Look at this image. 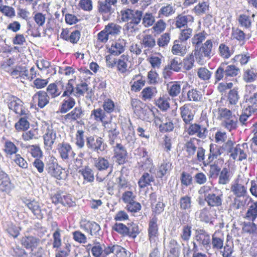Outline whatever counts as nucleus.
<instances>
[{
    "label": "nucleus",
    "instance_id": "obj_45",
    "mask_svg": "<svg viewBox=\"0 0 257 257\" xmlns=\"http://www.w3.org/2000/svg\"><path fill=\"white\" fill-rule=\"evenodd\" d=\"M198 140L195 138H191L189 141L186 142L185 147L186 152L189 157H192L195 155L197 148L195 145V141Z\"/></svg>",
    "mask_w": 257,
    "mask_h": 257
},
{
    "label": "nucleus",
    "instance_id": "obj_41",
    "mask_svg": "<svg viewBox=\"0 0 257 257\" xmlns=\"http://www.w3.org/2000/svg\"><path fill=\"white\" fill-rule=\"evenodd\" d=\"M224 66L226 77H235L240 73V69L234 65H227L226 63H222Z\"/></svg>",
    "mask_w": 257,
    "mask_h": 257
},
{
    "label": "nucleus",
    "instance_id": "obj_57",
    "mask_svg": "<svg viewBox=\"0 0 257 257\" xmlns=\"http://www.w3.org/2000/svg\"><path fill=\"white\" fill-rule=\"evenodd\" d=\"M142 24L146 28L152 26L155 22L154 16L152 13H146L144 16L142 15Z\"/></svg>",
    "mask_w": 257,
    "mask_h": 257
},
{
    "label": "nucleus",
    "instance_id": "obj_37",
    "mask_svg": "<svg viewBox=\"0 0 257 257\" xmlns=\"http://www.w3.org/2000/svg\"><path fill=\"white\" fill-rule=\"evenodd\" d=\"M33 99H38V106L43 108L49 103V97L46 92L40 91L34 95Z\"/></svg>",
    "mask_w": 257,
    "mask_h": 257
},
{
    "label": "nucleus",
    "instance_id": "obj_40",
    "mask_svg": "<svg viewBox=\"0 0 257 257\" xmlns=\"http://www.w3.org/2000/svg\"><path fill=\"white\" fill-rule=\"evenodd\" d=\"M245 205V201L240 197H235L229 204V209L231 211H236L243 210Z\"/></svg>",
    "mask_w": 257,
    "mask_h": 257
},
{
    "label": "nucleus",
    "instance_id": "obj_21",
    "mask_svg": "<svg viewBox=\"0 0 257 257\" xmlns=\"http://www.w3.org/2000/svg\"><path fill=\"white\" fill-rule=\"evenodd\" d=\"M209 148V153L207 155V158L205 162L206 164H210L214 159L220 156L222 152L221 147L215 144H210Z\"/></svg>",
    "mask_w": 257,
    "mask_h": 257
},
{
    "label": "nucleus",
    "instance_id": "obj_29",
    "mask_svg": "<svg viewBox=\"0 0 257 257\" xmlns=\"http://www.w3.org/2000/svg\"><path fill=\"white\" fill-rule=\"evenodd\" d=\"M156 40L154 36L151 34H147L143 36L141 43L142 47L146 50H150L156 46Z\"/></svg>",
    "mask_w": 257,
    "mask_h": 257
},
{
    "label": "nucleus",
    "instance_id": "obj_1",
    "mask_svg": "<svg viewBox=\"0 0 257 257\" xmlns=\"http://www.w3.org/2000/svg\"><path fill=\"white\" fill-rule=\"evenodd\" d=\"M93 160V165L99 171L96 175V181L99 188L103 189L106 187V181L112 172L113 166L108 159L103 157L95 158Z\"/></svg>",
    "mask_w": 257,
    "mask_h": 257
},
{
    "label": "nucleus",
    "instance_id": "obj_63",
    "mask_svg": "<svg viewBox=\"0 0 257 257\" xmlns=\"http://www.w3.org/2000/svg\"><path fill=\"white\" fill-rule=\"evenodd\" d=\"M207 34L204 32H199L194 35L191 39V42L193 45L196 46H200V44L206 39Z\"/></svg>",
    "mask_w": 257,
    "mask_h": 257
},
{
    "label": "nucleus",
    "instance_id": "obj_39",
    "mask_svg": "<svg viewBox=\"0 0 257 257\" xmlns=\"http://www.w3.org/2000/svg\"><path fill=\"white\" fill-rule=\"evenodd\" d=\"M23 115L24 116L21 117L18 122L15 124V127L18 131H25L29 127L30 123L28 119L29 118L30 114L28 111L27 114Z\"/></svg>",
    "mask_w": 257,
    "mask_h": 257
},
{
    "label": "nucleus",
    "instance_id": "obj_4",
    "mask_svg": "<svg viewBox=\"0 0 257 257\" xmlns=\"http://www.w3.org/2000/svg\"><path fill=\"white\" fill-rule=\"evenodd\" d=\"M8 106L9 109L20 115L27 114L28 112V109L24 107L23 102L17 97L13 95L9 97Z\"/></svg>",
    "mask_w": 257,
    "mask_h": 257
},
{
    "label": "nucleus",
    "instance_id": "obj_22",
    "mask_svg": "<svg viewBox=\"0 0 257 257\" xmlns=\"http://www.w3.org/2000/svg\"><path fill=\"white\" fill-rule=\"evenodd\" d=\"M115 157L118 163L124 164L126 161L127 152L125 148L121 144H117L114 149Z\"/></svg>",
    "mask_w": 257,
    "mask_h": 257
},
{
    "label": "nucleus",
    "instance_id": "obj_7",
    "mask_svg": "<svg viewBox=\"0 0 257 257\" xmlns=\"http://www.w3.org/2000/svg\"><path fill=\"white\" fill-rule=\"evenodd\" d=\"M25 205L38 219H42L45 212V209L42 208L39 202L35 200L26 199L24 201Z\"/></svg>",
    "mask_w": 257,
    "mask_h": 257
},
{
    "label": "nucleus",
    "instance_id": "obj_24",
    "mask_svg": "<svg viewBox=\"0 0 257 257\" xmlns=\"http://www.w3.org/2000/svg\"><path fill=\"white\" fill-rule=\"evenodd\" d=\"M213 47L212 42L211 40H207L201 46H195L194 49L197 50L198 51L202 53L206 58L210 59L211 58V54Z\"/></svg>",
    "mask_w": 257,
    "mask_h": 257
},
{
    "label": "nucleus",
    "instance_id": "obj_10",
    "mask_svg": "<svg viewBox=\"0 0 257 257\" xmlns=\"http://www.w3.org/2000/svg\"><path fill=\"white\" fill-rule=\"evenodd\" d=\"M164 247L165 250L168 251L167 257H179L181 246L176 239H170L166 245L164 240Z\"/></svg>",
    "mask_w": 257,
    "mask_h": 257
},
{
    "label": "nucleus",
    "instance_id": "obj_56",
    "mask_svg": "<svg viewBox=\"0 0 257 257\" xmlns=\"http://www.w3.org/2000/svg\"><path fill=\"white\" fill-rule=\"evenodd\" d=\"M219 55L224 59H228L233 54V51L224 44H220L218 48Z\"/></svg>",
    "mask_w": 257,
    "mask_h": 257
},
{
    "label": "nucleus",
    "instance_id": "obj_16",
    "mask_svg": "<svg viewBox=\"0 0 257 257\" xmlns=\"http://www.w3.org/2000/svg\"><path fill=\"white\" fill-rule=\"evenodd\" d=\"M155 173H152L149 171L144 172L138 182L139 188L144 189L151 185V183L155 181Z\"/></svg>",
    "mask_w": 257,
    "mask_h": 257
},
{
    "label": "nucleus",
    "instance_id": "obj_59",
    "mask_svg": "<svg viewBox=\"0 0 257 257\" xmlns=\"http://www.w3.org/2000/svg\"><path fill=\"white\" fill-rule=\"evenodd\" d=\"M182 62L180 58L175 57L171 60L170 63L167 65L171 70L179 72L182 66Z\"/></svg>",
    "mask_w": 257,
    "mask_h": 257
},
{
    "label": "nucleus",
    "instance_id": "obj_60",
    "mask_svg": "<svg viewBox=\"0 0 257 257\" xmlns=\"http://www.w3.org/2000/svg\"><path fill=\"white\" fill-rule=\"evenodd\" d=\"M85 227L89 231L91 235H96L100 230L99 225L93 221H88L85 224Z\"/></svg>",
    "mask_w": 257,
    "mask_h": 257
},
{
    "label": "nucleus",
    "instance_id": "obj_9",
    "mask_svg": "<svg viewBox=\"0 0 257 257\" xmlns=\"http://www.w3.org/2000/svg\"><path fill=\"white\" fill-rule=\"evenodd\" d=\"M195 237L199 244L202 245L205 248L206 252L209 254L208 251L211 248V241L209 234L203 229H197Z\"/></svg>",
    "mask_w": 257,
    "mask_h": 257
},
{
    "label": "nucleus",
    "instance_id": "obj_61",
    "mask_svg": "<svg viewBox=\"0 0 257 257\" xmlns=\"http://www.w3.org/2000/svg\"><path fill=\"white\" fill-rule=\"evenodd\" d=\"M238 89L234 88L231 89L228 94V99L231 104H236L239 99Z\"/></svg>",
    "mask_w": 257,
    "mask_h": 257
},
{
    "label": "nucleus",
    "instance_id": "obj_33",
    "mask_svg": "<svg viewBox=\"0 0 257 257\" xmlns=\"http://www.w3.org/2000/svg\"><path fill=\"white\" fill-rule=\"evenodd\" d=\"M107 114L105 110L101 108L94 109L91 111V116H93L94 118L96 121H101L103 125L107 123L108 121L106 120Z\"/></svg>",
    "mask_w": 257,
    "mask_h": 257
},
{
    "label": "nucleus",
    "instance_id": "obj_11",
    "mask_svg": "<svg viewBox=\"0 0 257 257\" xmlns=\"http://www.w3.org/2000/svg\"><path fill=\"white\" fill-rule=\"evenodd\" d=\"M103 126L105 131L108 134L109 144L113 145L114 141L119 134L117 124L114 122L109 121L105 123Z\"/></svg>",
    "mask_w": 257,
    "mask_h": 257
},
{
    "label": "nucleus",
    "instance_id": "obj_43",
    "mask_svg": "<svg viewBox=\"0 0 257 257\" xmlns=\"http://www.w3.org/2000/svg\"><path fill=\"white\" fill-rule=\"evenodd\" d=\"M79 172L83 176V179L85 181L89 183L94 181V172L89 166H85L84 168L80 170Z\"/></svg>",
    "mask_w": 257,
    "mask_h": 257
},
{
    "label": "nucleus",
    "instance_id": "obj_19",
    "mask_svg": "<svg viewBox=\"0 0 257 257\" xmlns=\"http://www.w3.org/2000/svg\"><path fill=\"white\" fill-rule=\"evenodd\" d=\"M176 10L175 4H165L162 5L158 11V17L160 18L169 17L175 14Z\"/></svg>",
    "mask_w": 257,
    "mask_h": 257
},
{
    "label": "nucleus",
    "instance_id": "obj_55",
    "mask_svg": "<svg viewBox=\"0 0 257 257\" xmlns=\"http://www.w3.org/2000/svg\"><path fill=\"white\" fill-rule=\"evenodd\" d=\"M208 170V176L209 178L217 179L222 169L217 164H212L209 165Z\"/></svg>",
    "mask_w": 257,
    "mask_h": 257
},
{
    "label": "nucleus",
    "instance_id": "obj_51",
    "mask_svg": "<svg viewBox=\"0 0 257 257\" xmlns=\"http://www.w3.org/2000/svg\"><path fill=\"white\" fill-rule=\"evenodd\" d=\"M47 91L49 95L52 98L60 95L62 92L60 87L59 86V82L57 83V84L55 83L50 84L47 88Z\"/></svg>",
    "mask_w": 257,
    "mask_h": 257
},
{
    "label": "nucleus",
    "instance_id": "obj_26",
    "mask_svg": "<svg viewBox=\"0 0 257 257\" xmlns=\"http://www.w3.org/2000/svg\"><path fill=\"white\" fill-rule=\"evenodd\" d=\"M58 147V152L61 158L64 161H67L70 154L73 153L71 146L68 143H63L59 144Z\"/></svg>",
    "mask_w": 257,
    "mask_h": 257
},
{
    "label": "nucleus",
    "instance_id": "obj_50",
    "mask_svg": "<svg viewBox=\"0 0 257 257\" xmlns=\"http://www.w3.org/2000/svg\"><path fill=\"white\" fill-rule=\"evenodd\" d=\"M180 208L182 210H189L192 207L191 198L189 195H185L179 200Z\"/></svg>",
    "mask_w": 257,
    "mask_h": 257
},
{
    "label": "nucleus",
    "instance_id": "obj_38",
    "mask_svg": "<svg viewBox=\"0 0 257 257\" xmlns=\"http://www.w3.org/2000/svg\"><path fill=\"white\" fill-rule=\"evenodd\" d=\"M97 9L99 13L102 15H110L114 12V10L112 6L105 3V1L98 2Z\"/></svg>",
    "mask_w": 257,
    "mask_h": 257
},
{
    "label": "nucleus",
    "instance_id": "obj_49",
    "mask_svg": "<svg viewBox=\"0 0 257 257\" xmlns=\"http://www.w3.org/2000/svg\"><path fill=\"white\" fill-rule=\"evenodd\" d=\"M105 29L109 35L116 36L120 34L121 27L116 24L111 23L105 26Z\"/></svg>",
    "mask_w": 257,
    "mask_h": 257
},
{
    "label": "nucleus",
    "instance_id": "obj_5",
    "mask_svg": "<svg viewBox=\"0 0 257 257\" xmlns=\"http://www.w3.org/2000/svg\"><path fill=\"white\" fill-rule=\"evenodd\" d=\"M186 132L189 136H195L197 137L204 139L207 136V130L206 127L199 124L194 123H190L186 126Z\"/></svg>",
    "mask_w": 257,
    "mask_h": 257
},
{
    "label": "nucleus",
    "instance_id": "obj_32",
    "mask_svg": "<svg viewBox=\"0 0 257 257\" xmlns=\"http://www.w3.org/2000/svg\"><path fill=\"white\" fill-rule=\"evenodd\" d=\"M61 103L60 111L62 113H65L72 109L75 105V99L71 97H65Z\"/></svg>",
    "mask_w": 257,
    "mask_h": 257
},
{
    "label": "nucleus",
    "instance_id": "obj_28",
    "mask_svg": "<svg viewBox=\"0 0 257 257\" xmlns=\"http://www.w3.org/2000/svg\"><path fill=\"white\" fill-rule=\"evenodd\" d=\"M180 81L170 82L167 85V91L171 97H176L178 96L181 92Z\"/></svg>",
    "mask_w": 257,
    "mask_h": 257
},
{
    "label": "nucleus",
    "instance_id": "obj_35",
    "mask_svg": "<svg viewBox=\"0 0 257 257\" xmlns=\"http://www.w3.org/2000/svg\"><path fill=\"white\" fill-rule=\"evenodd\" d=\"M142 119L147 121L151 122L154 120L156 124L157 123L158 121H161L160 118L155 115L154 111L149 107H147L142 109Z\"/></svg>",
    "mask_w": 257,
    "mask_h": 257
},
{
    "label": "nucleus",
    "instance_id": "obj_64",
    "mask_svg": "<svg viewBox=\"0 0 257 257\" xmlns=\"http://www.w3.org/2000/svg\"><path fill=\"white\" fill-rule=\"evenodd\" d=\"M5 152L8 155L15 154L18 151V148L11 141H6L5 143Z\"/></svg>",
    "mask_w": 257,
    "mask_h": 257
},
{
    "label": "nucleus",
    "instance_id": "obj_6",
    "mask_svg": "<svg viewBox=\"0 0 257 257\" xmlns=\"http://www.w3.org/2000/svg\"><path fill=\"white\" fill-rule=\"evenodd\" d=\"M111 253H113L116 256L129 257L130 252L120 245H113L112 246H108L102 249L101 256L106 257Z\"/></svg>",
    "mask_w": 257,
    "mask_h": 257
},
{
    "label": "nucleus",
    "instance_id": "obj_12",
    "mask_svg": "<svg viewBox=\"0 0 257 257\" xmlns=\"http://www.w3.org/2000/svg\"><path fill=\"white\" fill-rule=\"evenodd\" d=\"M205 200L210 207H219L222 205L223 195L221 192L219 193H210L204 195Z\"/></svg>",
    "mask_w": 257,
    "mask_h": 257
},
{
    "label": "nucleus",
    "instance_id": "obj_17",
    "mask_svg": "<svg viewBox=\"0 0 257 257\" xmlns=\"http://www.w3.org/2000/svg\"><path fill=\"white\" fill-rule=\"evenodd\" d=\"M126 42L123 39H118L113 42L109 49V53L114 56H118L122 53L125 50Z\"/></svg>",
    "mask_w": 257,
    "mask_h": 257
},
{
    "label": "nucleus",
    "instance_id": "obj_23",
    "mask_svg": "<svg viewBox=\"0 0 257 257\" xmlns=\"http://www.w3.org/2000/svg\"><path fill=\"white\" fill-rule=\"evenodd\" d=\"M72 80L70 79L65 84L61 81H59V86L60 89L63 91V93L61 96V98L64 97H71L72 94L75 93V88L72 84Z\"/></svg>",
    "mask_w": 257,
    "mask_h": 257
},
{
    "label": "nucleus",
    "instance_id": "obj_34",
    "mask_svg": "<svg viewBox=\"0 0 257 257\" xmlns=\"http://www.w3.org/2000/svg\"><path fill=\"white\" fill-rule=\"evenodd\" d=\"M129 56L127 55H122L118 60H115L114 64L117 65V70L121 73H125L127 70V64Z\"/></svg>",
    "mask_w": 257,
    "mask_h": 257
},
{
    "label": "nucleus",
    "instance_id": "obj_20",
    "mask_svg": "<svg viewBox=\"0 0 257 257\" xmlns=\"http://www.w3.org/2000/svg\"><path fill=\"white\" fill-rule=\"evenodd\" d=\"M40 239L33 236H28L23 237L21 239L22 245L27 249H31L33 251L40 244Z\"/></svg>",
    "mask_w": 257,
    "mask_h": 257
},
{
    "label": "nucleus",
    "instance_id": "obj_54",
    "mask_svg": "<svg viewBox=\"0 0 257 257\" xmlns=\"http://www.w3.org/2000/svg\"><path fill=\"white\" fill-rule=\"evenodd\" d=\"M215 83L221 81V80H227V78L226 77V74L224 70L223 63H222L220 66L217 68L214 73Z\"/></svg>",
    "mask_w": 257,
    "mask_h": 257
},
{
    "label": "nucleus",
    "instance_id": "obj_48",
    "mask_svg": "<svg viewBox=\"0 0 257 257\" xmlns=\"http://www.w3.org/2000/svg\"><path fill=\"white\" fill-rule=\"evenodd\" d=\"M102 107L107 114L116 112L117 110L114 101L110 98H106L104 100Z\"/></svg>",
    "mask_w": 257,
    "mask_h": 257
},
{
    "label": "nucleus",
    "instance_id": "obj_42",
    "mask_svg": "<svg viewBox=\"0 0 257 257\" xmlns=\"http://www.w3.org/2000/svg\"><path fill=\"white\" fill-rule=\"evenodd\" d=\"M196 16H201L207 13L209 11V5L207 3L202 2L199 3L192 10Z\"/></svg>",
    "mask_w": 257,
    "mask_h": 257
},
{
    "label": "nucleus",
    "instance_id": "obj_53",
    "mask_svg": "<svg viewBox=\"0 0 257 257\" xmlns=\"http://www.w3.org/2000/svg\"><path fill=\"white\" fill-rule=\"evenodd\" d=\"M157 93L156 88L153 87L145 88L141 92L142 99L146 101L151 99Z\"/></svg>",
    "mask_w": 257,
    "mask_h": 257
},
{
    "label": "nucleus",
    "instance_id": "obj_62",
    "mask_svg": "<svg viewBox=\"0 0 257 257\" xmlns=\"http://www.w3.org/2000/svg\"><path fill=\"white\" fill-rule=\"evenodd\" d=\"M211 244L213 249H221L223 246V239L220 237H218L214 233L212 236Z\"/></svg>",
    "mask_w": 257,
    "mask_h": 257
},
{
    "label": "nucleus",
    "instance_id": "obj_30",
    "mask_svg": "<svg viewBox=\"0 0 257 257\" xmlns=\"http://www.w3.org/2000/svg\"><path fill=\"white\" fill-rule=\"evenodd\" d=\"M230 190L233 194L237 197H241L245 196L246 193V188L237 181L232 184L230 187Z\"/></svg>",
    "mask_w": 257,
    "mask_h": 257
},
{
    "label": "nucleus",
    "instance_id": "obj_47",
    "mask_svg": "<svg viewBox=\"0 0 257 257\" xmlns=\"http://www.w3.org/2000/svg\"><path fill=\"white\" fill-rule=\"evenodd\" d=\"M257 217V201L254 202L248 208L245 218L253 222Z\"/></svg>",
    "mask_w": 257,
    "mask_h": 257
},
{
    "label": "nucleus",
    "instance_id": "obj_2",
    "mask_svg": "<svg viewBox=\"0 0 257 257\" xmlns=\"http://www.w3.org/2000/svg\"><path fill=\"white\" fill-rule=\"evenodd\" d=\"M86 146L88 149L97 153L104 151L107 147L104 139L97 136L87 137Z\"/></svg>",
    "mask_w": 257,
    "mask_h": 257
},
{
    "label": "nucleus",
    "instance_id": "obj_36",
    "mask_svg": "<svg viewBox=\"0 0 257 257\" xmlns=\"http://www.w3.org/2000/svg\"><path fill=\"white\" fill-rule=\"evenodd\" d=\"M193 17L190 15L179 14L175 18V26L176 28H181L186 26L188 22H193Z\"/></svg>",
    "mask_w": 257,
    "mask_h": 257
},
{
    "label": "nucleus",
    "instance_id": "obj_44",
    "mask_svg": "<svg viewBox=\"0 0 257 257\" xmlns=\"http://www.w3.org/2000/svg\"><path fill=\"white\" fill-rule=\"evenodd\" d=\"M171 164L169 162H164L159 166L157 174V177L162 178L163 176L170 173L171 169Z\"/></svg>",
    "mask_w": 257,
    "mask_h": 257
},
{
    "label": "nucleus",
    "instance_id": "obj_18",
    "mask_svg": "<svg viewBox=\"0 0 257 257\" xmlns=\"http://www.w3.org/2000/svg\"><path fill=\"white\" fill-rule=\"evenodd\" d=\"M13 188V185L8 175L0 170V191L9 193Z\"/></svg>",
    "mask_w": 257,
    "mask_h": 257
},
{
    "label": "nucleus",
    "instance_id": "obj_13",
    "mask_svg": "<svg viewBox=\"0 0 257 257\" xmlns=\"http://www.w3.org/2000/svg\"><path fill=\"white\" fill-rule=\"evenodd\" d=\"M46 170L52 176L58 180L63 178L62 176V168L58 165L54 159H50L46 164Z\"/></svg>",
    "mask_w": 257,
    "mask_h": 257
},
{
    "label": "nucleus",
    "instance_id": "obj_25",
    "mask_svg": "<svg viewBox=\"0 0 257 257\" xmlns=\"http://www.w3.org/2000/svg\"><path fill=\"white\" fill-rule=\"evenodd\" d=\"M84 115V111L82 107L77 106L64 116L66 119L75 121L81 119Z\"/></svg>",
    "mask_w": 257,
    "mask_h": 257
},
{
    "label": "nucleus",
    "instance_id": "obj_52",
    "mask_svg": "<svg viewBox=\"0 0 257 257\" xmlns=\"http://www.w3.org/2000/svg\"><path fill=\"white\" fill-rule=\"evenodd\" d=\"M147 153L146 151L143 153V161L142 162V167L148 169L149 170L148 171H149L150 172L155 173L156 169L153 165L152 159L148 157V156L146 158L145 156H147Z\"/></svg>",
    "mask_w": 257,
    "mask_h": 257
},
{
    "label": "nucleus",
    "instance_id": "obj_31",
    "mask_svg": "<svg viewBox=\"0 0 257 257\" xmlns=\"http://www.w3.org/2000/svg\"><path fill=\"white\" fill-rule=\"evenodd\" d=\"M231 173L230 169L227 168H223L219 173L218 183L219 185H224L228 184L231 178Z\"/></svg>",
    "mask_w": 257,
    "mask_h": 257
},
{
    "label": "nucleus",
    "instance_id": "obj_3",
    "mask_svg": "<svg viewBox=\"0 0 257 257\" xmlns=\"http://www.w3.org/2000/svg\"><path fill=\"white\" fill-rule=\"evenodd\" d=\"M143 12L139 10L126 9L120 11L121 20L123 22L141 23Z\"/></svg>",
    "mask_w": 257,
    "mask_h": 257
},
{
    "label": "nucleus",
    "instance_id": "obj_8",
    "mask_svg": "<svg viewBox=\"0 0 257 257\" xmlns=\"http://www.w3.org/2000/svg\"><path fill=\"white\" fill-rule=\"evenodd\" d=\"M158 219L154 216L150 220L148 228V236L151 244H156L158 240Z\"/></svg>",
    "mask_w": 257,
    "mask_h": 257
},
{
    "label": "nucleus",
    "instance_id": "obj_58",
    "mask_svg": "<svg viewBox=\"0 0 257 257\" xmlns=\"http://www.w3.org/2000/svg\"><path fill=\"white\" fill-rule=\"evenodd\" d=\"M246 102L248 104L247 108H250L251 111L254 112L257 111V92L251 94L246 99Z\"/></svg>",
    "mask_w": 257,
    "mask_h": 257
},
{
    "label": "nucleus",
    "instance_id": "obj_27",
    "mask_svg": "<svg viewBox=\"0 0 257 257\" xmlns=\"http://www.w3.org/2000/svg\"><path fill=\"white\" fill-rule=\"evenodd\" d=\"M85 92L87 93V95L86 96V98H90L91 97V89L89 90L88 85L85 82H83L76 85L75 88L74 95L79 97L81 96H83Z\"/></svg>",
    "mask_w": 257,
    "mask_h": 257
},
{
    "label": "nucleus",
    "instance_id": "obj_46",
    "mask_svg": "<svg viewBox=\"0 0 257 257\" xmlns=\"http://www.w3.org/2000/svg\"><path fill=\"white\" fill-rule=\"evenodd\" d=\"M171 51L174 55L184 56L186 53V47L182 44H179V41L175 40L172 47Z\"/></svg>",
    "mask_w": 257,
    "mask_h": 257
},
{
    "label": "nucleus",
    "instance_id": "obj_15",
    "mask_svg": "<svg viewBox=\"0 0 257 257\" xmlns=\"http://www.w3.org/2000/svg\"><path fill=\"white\" fill-rule=\"evenodd\" d=\"M181 116L186 125L190 124L193 120L194 112L191 109L190 104H185L180 108Z\"/></svg>",
    "mask_w": 257,
    "mask_h": 257
},
{
    "label": "nucleus",
    "instance_id": "obj_14",
    "mask_svg": "<svg viewBox=\"0 0 257 257\" xmlns=\"http://www.w3.org/2000/svg\"><path fill=\"white\" fill-rule=\"evenodd\" d=\"M45 147L47 150H51L56 139V133L52 125L48 126L43 136Z\"/></svg>",
    "mask_w": 257,
    "mask_h": 257
}]
</instances>
